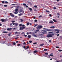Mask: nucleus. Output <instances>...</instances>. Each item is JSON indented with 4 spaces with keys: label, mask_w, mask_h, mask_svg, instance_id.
<instances>
[{
    "label": "nucleus",
    "mask_w": 62,
    "mask_h": 62,
    "mask_svg": "<svg viewBox=\"0 0 62 62\" xmlns=\"http://www.w3.org/2000/svg\"><path fill=\"white\" fill-rule=\"evenodd\" d=\"M23 5L24 6H26V4H25V3H23Z\"/></svg>",
    "instance_id": "obj_27"
},
{
    "label": "nucleus",
    "mask_w": 62,
    "mask_h": 62,
    "mask_svg": "<svg viewBox=\"0 0 62 62\" xmlns=\"http://www.w3.org/2000/svg\"><path fill=\"white\" fill-rule=\"evenodd\" d=\"M53 56V57H54V56L53 55V54H50V55H49L48 56H46V57H47V58H49L50 57V56Z\"/></svg>",
    "instance_id": "obj_7"
},
{
    "label": "nucleus",
    "mask_w": 62,
    "mask_h": 62,
    "mask_svg": "<svg viewBox=\"0 0 62 62\" xmlns=\"http://www.w3.org/2000/svg\"><path fill=\"white\" fill-rule=\"evenodd\" d=\"M23 36H24V37H27V35H23Z\"/></svg>",
    "instance_id": "obj_37"
},
{
    "label": "nucleus",
    "mask_w": 62,
    "mask_h": 62,
    "mask_svg": "<svg viewBox=\"0 0 62 62\" xmlns=\"http://www.w3.org/2000/svg\"><path fill=\"white\" fill-rule=\"evenodd\" d=\"M37 24H36L34 26V27H36V26H37Z\"/></svg>",
    "instance_id": "obj_59"
},
{
    "label": "nucleus",
    "mask_w": 62,
    "mask_h": 62,
    "mask_svg": "<svg viewBox=\"0 0 62 62\" xmlns=\"http://www.w3.org/2000/svg\"><path fill=\"white\" fill-rule=\"evenodd\" d=\"M3 33H7L8 32L7 31H3Z\"/></svg>",
    "instance_id": "obj_26"
},
{
    "label": "nucleus",
    "mask_w": 62,
    "mask_h": 62,
    "mask_svg": "<svg viewBox=\"0 0 62 62\" xmlns=\"http://www.w3.org/2000/svg\"><path fill=\"white\" fill-rule=\"evenodd\" d=\"M54 31H59L57 29H55Z\"/></svg>",
    "instance_id": "obj_38"
},
{
    "label": "nucleus",
    "mask_w": 62,
    "mask_h": 62,
    "mask_svg": "<svg viewBox=\"0 0 62 62\" xmlns=\"http://www.w3.org/2000/svg\"><path fill=\"white\" fill-rule=\"evenodd\" d=\"M29 32H27V35H29Z\"/></svg>",
    "instance_id": "obj_60"
},
{
    "label": "nucleus",
    "mask_w": 62,
    "mask_h": 62,
    "mask_svg": "<svg viewBox=\"0 0 62 62\" xmlns=\"http://www.w3.org/2000/svg\"><path fill=\"white\" fill-rule=\"evenodd\" d=\"M54 9H56V8H55V7H54Z\"/></svg>",
    "instance_id": "obj_63"
},
{
    "label": "nucleus",
    "mask_w": 62,
    "mask_h": 62,
    "mask_svg": "<svg viewBox=\"0 0 62 62\" xmlns=\"http://www.w3.org/2000/svg\"><path fill=\"white\" fill-rule=\"evenodd\" d=\"M22 10H20L19 11V12L20 13L21 12H22Z\"/></svg>",
    "instance_id": "obj_35"
},
{
    "label": "nucleus",
    "mask_w": 62,
    "mask_h": 62,
    "mask_svg": "<svg viewBox=\"0 0 62 62\" xmlns=\"http://www.w3.org/2000/svg\"><path fill=\"white\" fill-rule=\"evenodd\" d=\"M48 33H53V34H54V33L52 32H49Z\"/></svg>",
    "instance_id": "obj_42"
},
{
    "label": "nucleus",
    "mask_w": 62,
    "mask_h": 62,
    "mask_svg": "<svg viewBox=\"0 0 62 62\" xmlns=\"http://www.w3.org/2000/svg\"><path fill=\"white\" fill-rule=\"evenodd\" d=\"M17 46H20L21 47V46H22V45L20 44H18L17 45Z\"/></svg>",
    "instance_id": "obj_10"
},
{
    "label": "nucleus",
    "mask_w": 62,
    "mask_h": 62,
    "mask_svg": "<svg viewBox=\"0 0 62 62\" xmlns=\"http://www.w3.org/2000/svg\"><path fill=\"white\" fill-rule=\"evenodd\" d=\"M30 24V23H27V25L28 26Z\"/></svg>",
    "instance_id": "obj_23"
},
{
    "label": "nucleus",
    "mask_w": 62,
    "mask_h": 62,
    "mask_svg": "<svg viewBox=\"0 0 62 62\" xmlns=\"http://www.w3.org/2000/svg\"><path fill=\"white\" fill-rule=\"evenodd\" d=\"M59 38L61 39H62V36H60L59 37Z\"/></svg>",
    "instance_id": "obj_41"
},
{
    "label": "nucleus",
    "mask_w": 62,
    "mask_h": 62,
    "mask_svg": "<svg viewBox=\"0 0 62 62\" xmlns=\"http://www.w3.org/2000/svg\"><path fill=\"white\" fill-rule=\"evenodd\" d=\"M56 48H59V47L58 46H56Z\"/></svg>",
    "instance_id": "obj_53"
},
{
    "label": "nucleus",
    "mask_w": 62,
    "mask_h": 62,
    "mask_svg": "<svg viewBox=\"0 0 62 62\" xmlns=\"http://www.w3.org/2000/svg\"><path fill=\"white\" fill-rule=\"evenodd\" d=\"M3 6L4 7H7L8 6L7 5H4Z\"/></svg>",
    "instance_id": "obj_31"
},
{
    "label": "nucleus",
    "mask_w": 62,
    "mask_h": 62,
    "mask_svg": "<svg viewBox=\"0 0 62 62\" xmlns=\"http://www.w3.org/2000/svg\"><path fill=\"white\" fill-rule=\"evenodd\" d=\"M37 44V42H35L33 43V44L34 45H36Z\"/></svg>",
    "instance_id": "obj_24"
},
{
    "label": "nucleus",
    "mask_w": 62,
    "mask_h": 62,
    "mask_svg": "<svg viewBox=\"0 0 62 62\" xmlns=\"http://www.w3.org/2000/svg\"><path fill=\"white\" fill-rule=\"evenodd\" d=\"M34 53H38V51H37V50H35V51H34Z\"/></svg>",
    "instance_id": "obj_19"
},
{
    "label": "nucleus",
    "mask_w": 62,
    "mask_h": 62,
    "mask_svg": "<svg viewBox=\"0 0 62 62\" xmlns=\"http://www.w3.org/2000/svg\"><path fill=\"white\" fill-rule=\"evenodd\" d=\"M33 36H34V37H37V35H36L33 34Z\"/></svg>",
    "instance_id": "obj_29"
},
{
    "label": "nucleus",
    "mask_w": 62,
    "mask_h": 62,
    "mask_svg": "<svg viewBox=\"0 0 62 62\" xmlns=\"http://www.w3.org/2000/svg\"><path fill=\"white\" fill-rule=\"evenodd\" d=\"M32 41H29V42L30 43H31L32 42Z\"/></svg>",
    "instance_id": "obj_30"
},
{
    "label": "nucleus",
    "mask_w": 62,
    "mask_h": 62,
    "mask_svg": "<svg viewBox=\"0 0 62 62\" xmlns=\"http://www.w3.org/2000/svg\"><path fill=\"white\" fill-rule=\"evenodd\" d=\"M10 15L12 17H14L15 15H14L13 14H12V13H10Z\"/></svg>",
    "instance_id": "obj_8"
},
{
    "label": "nucleus",
    "mask_w": 62,
    "mask_h": 62,
    "mask_svg": "<svg viewBox=\"0 0 62 62\" xmlns=\"http://www.w3.org/2000/svg\"><path fill=\"white\" fill-rule=\"evenodd\" d=\"M39 30H37L36 31H37V32H39Z\"/></svg>",
    "instance_id": "obj_39"
},
{
    "label": "nucleus",
    "mask_w": 62,
    "mask_h": 62,
    "mask_svg": "<svg viewBox=\"0 0 62 62\" xmlns=\"http://www.w3.org/2000/svg\"><path fill=\"white\" fill-rule=\"evenodd\" d=\"M13 45H16V43L15 42H14L13 43Z\"/></svg>",
    "instance_id": "obj_36"
},
{
    "label": "nucleus",
    "mask_w": 62,
    "mask_h": 62,
    "mask_svg": "<svg viewBox=\"0 0 62 62\" xmlns=\"http://www.w3.org/2000/svg\"><path fill=\"white\" fill-rule=\"evenodd\" d=\"M53 21H54V22H55V23H56L57 21L55 20L54 19H53Z\"/></svg>",
    "instance_id": "obj_15"
},
{
    "label": "nucleus",
    "mask_w": 62,
    "mask_h": 62,
    "mask_svg": "<svg viewBox=\"0 0 62 62\" xmlns=\"http://www.w3.org/2000/svg\"><path fill=\"white\" fill-rule=\"evenodd\" d=\"M58 51L60 52H62V50H59Z\"/></svg>",
    "instance_id": "obj_34"
},
{
    "label": "nucleus",
    "mask_w": 62,
    "mask_h": 62,
    "mask_svg": "<svg viewBox=\"0 0 62 62\" xmlns=\"http://www.w3.org/2000/svg\"><path fill=\"white\" fill-rule=\"evenodd\" d=\"M44 45V44H42L39 45V46H42Z\"/></svg>",
    "instance_id": "obj_17"
},
{
    "label": "nucleus",
    "mask_w": 62,
    "mask_h": 62,
    "mask_svg": "<svg viewBox=\"0 0 62 62\" xmlns=\"http://www.w3.org/2000/svg\"><path fill=\"white\" fill-rule=\"evenodd\" d=\"M46 11L47 12H50V11H49L48 10H46Z\"/></svg>",
    "instance_id": "obj_48"
},
{
    "label": "nucleus",
    "mask_w": 62,
    "mask_h": 62,
    "mask_svg": "<svg viewBox=\"0 0 62 62\" xmlns=\"http://www.w3.org/2000/svg\"><path fill=\"white\" fill-rule=\"evenodd\" d=\"M59 33V31H57L56 32V33L57 34H58Z\"/></svg>",
    "instance_id": "obj_51"
},
{
    "label": "nucleus",
    "mask_w": 62,
    "mask_h": 62,
    "mask_svg": "<svg viewBox=\"0 0 62 62\" xmlns=\"http://www.w3.org/2000/svg\"><path fill=\"white\" fill-rule=\"evenodd\" d=\"M42 17V16L40 15L39 16V17Z\"/></svg>",
    "instance_id": "obj_54"
},
{
    "label": "nucleus",
    "mask_w": 62,
    "mask_h": 62,
    "mask_svg": "<svg viewBox=\"0 0 62 62\" xmlns=\"http://www.w3.org/2000/svg\"><path fill=\"white\" fill-rule=\"evenodd\" d=\"M1 21L2 22H6V21H7V20L6 19H1Z\"/></svg>",
    "instance_id": "obj_5"
},
{
    "label": "nucleus",
    "mask_w": 62,
    "mask_h": 62,
    "mask_svg": "<svg viewBox=\"0 0 62 62\" xmlns=\"http://www.w3.org/2000/svg\"><path fill=\"white\" fill-rule=\"evenodd\" d=\"M49 16H52V15H51V14L49 15Z\"/></svg>",
    "instance_id": "obj_64"
},
{
    "label": "nucleus",
    "mask_w": 62,
    "mask_h": 62,
    "mask_svg": "<svg viewBox=\"0 0 62 62\" xmlns=\"http://www.w3.org/2000/svg\"><path fill=\"white\" fill-rule=\"evenodd\" d=\"M54 23V22L53 21H50V22H49V23H52V24H53V23Z\"/></svg>",
    "instance_id": "obj_11"
},
{
    "label": "nucleus",
    "mask_w": 62,
    "mask_h": 62,
    "mask_svg": "<svg viewBox=\"0 0 62 62\" xmlns=\"http://www.w3.org/2000/svg\"><path fill=\"white\" fill-rule=\"evenodd\" d=\"M18 8H16L15 9V11L16 12H17L18 11Z\"/></svg>",
    "instance_id": "obj_18"
},
{
    "label": "nucleus",
    "mask_w": 62,
    "mask_h": 62,
    "mask_svg": "<svg viewBox=\"0 0 62 62\" xmlns=\"http://www.w3.org/2000/svg\"><path fill=\"white\" fill-rule=\"evenodd\" d=\"M45 33H47V32L46 31L44 30L42 31V34H40V35H44L45 34Z\"/></svg>",
    "instance_id": "obj_3"
},
{
    "label": "nucleus",
    "mask_w": 62,
    "mask_h": 62,
    "mask_svg": "<svg viewBox=\"0 0 62 62\" xmlns=\"http://www.w3.org/2000/svg\"><path fill=\"white\" fill-rule=\"evenodd\" d=\"M48 53H45V54L46 55H48Z\"/></svg>",
    "instance_id": "obj_28"
},
{
    "label": "nucleus",
    "mask_w": 62,
    "mask_h": 62,
    "mask_svg": "<svg viewBox=\"0 0 62 62\" xmlns=\"http://www.w3.org/2000/svg\"><path fill=\"white\" fill-rule=\"evenodd\" d=\"M29 9L30 11H32V8H29Z\"/></svg>",
    "instance_id": "obj_32"
},
{
    "label": "nucleus",
    "mask_w": 62,
    "mask_h": 62,
    "mask_svg": "<svg viewBox=\"0 0 62 62\" xmlns=\"http://www.w3.org/2000/svg\"><path fill=\"white\" fill-rule=\"evenodd\" d=\"M12 28H8L7 29V30L8 31H10V30H12Z\"/></svg>",
    "instance_id": "obj_9"
},
{
    "label": "nucleus",
    "mask_w": 62,
    "mask_h": 62,
    "mask_svg": "<svg viewBox=\"0 0 62 62\" xmlns=\"http://www.w3.org/2000/svg\"><path fill=\"white\" fill-rule=\"evenodd\" d=\"M5 1H3L2 2V3H5Z\"/></svg>",
    "instance_id": "obj_45"
},
{
    "label": "nucleus",
    "mask_w": 62,
    "mask_h": 62,
    "mask_svg": "<svg viewBox=\"0 0 62 62\" xmlns=\"http://www.w3.org/2000/svg\"><path fill=\"white\" fill-rule=\"evenodd\" d=\"M22 24H19V26H22Z\"/></svg>",
    "instance_id": "obj_44"
},
{
    "label": "nucleus",
    "mask_w": 62,
    "mask_h": 62,
    "mask_svg": "<svg viewBox=\"0 0 62 62\" xmlns=\"http://www.w3.org/2000/svg\"><path fill=\"white\" fill-rule=\"evenodd\" d=\"M25 25H22V27H24L25 26Z\"/></svg>",
    "instance_id": "obj_56"
},
{
    "label": "nucleus",
    "mask_w": 62,
    "mask_h": 62,
    "mask_svg": "<svg viewBox=\"0 0 62 62\" xmlns=\"http://www.w3.org/2000/svg\"><path fill=\"white\" fill-rule=\"evenodd\" d=\"M10 45L11 44L10 43H8L7 44V45L8 46H10Z\"/></svg>",
    "instance_id": "obj_22"
},
{
    "label": "nucleus",
    "mask_w": 62,
    "mask_h": 62,
    "mask_svg": "<svg viewBox=\"0 0 62 62\" xmlns=\"http://www.w3.org/2000/svg\"><path fill=\"white\" fill-rule=\"evenodd\" d=\"M48 41L49 42V43H51V40H49Z\"/></svg>",
    "instance_id": "obj_57"
},
{
    "label": "nucleus",
    "mask_w": 62,
    "mask_h": 62,
    "mask_svg": "<svg viewBox=\"0 0 62 62\" xmlns=\"http://www.w3.org/2000/svg\"><path fill=\"white\" fill-rule=\"evenodd\" d=\"M11 22H12V23H15V21H11Z\"/></svg>",
    "instance_id": "obj_25"
},
{
    "label": "nucleus",
    "mask_w": 62,
    "mask_h": 62,
    "mask_svg": "<svg viewBox=\"0 0 62 62\" xmlns=\"http://www.w3.org/2000/svg\"><path fill=\"white\" fill-rule=\"evenodd\" d=\"M54 34L53 33H49L48 35L46 36V37L49 38H52L54 36Z\"/></svg>",
    "instance_id": "obj_1"
},
{
    "label": "nucleus",
    "mask_w": 62,
    "mask_h": 62,
    "mask_svg": "<svg viewBox=\"0 0 62 62\" xmlns=\"http://www.w3.org/2000/svg\"><path fill=\"white\" fill-rule=\"evenodd\" d=\"M48 49H45L44 50V51H47Z\"/></svg>",
    "instance_id": "obj_13"
},
{
    "label": "nucleus",
    "mask_w": 62,
    "mask_h": 62,
    "mask_svg": "<svg viewBox=\"0 0 62 62\" xmlns=\"http://www.w3.org/2000/svg\"><path fill=\"white\" fill-rule=\"evenodd\" d=\"M19 42V41H17L16 42V43H18Z\"/></svg>",
    "instance_id": "obj_49"
},
{
    "label": "nucleus",
    "mask_w": 62,
    "mask_h": 62,
    "mask_svg": "<svg viewBox=\"0 0 62 62\" xmlns=\"http://www.w3.org/2000/svg\"><path fill=\"white\" fill-rule=\"evenodd\" d=\"M34 7L35 8H37V6H36V5H35L34 6Z\"/></svg>",
    "instance_id": "obj_58"
},
{
    "label": "nucleus",
    "mask_w": 62,
    "mask_h": 62,
    "mask_svg": "<svg viewBox=\"0 0 62 62\" xmlns=\"http://www.w3.org/2000/svg\"><path fill=\"white\" fill-rule=\"evenodd\" d=\"M50 28H55V27L53 26L52 27H50Z\"/></svg>",
    "instance_id": "obj_21"
},
{
    "label": "nucleus",
    "mask_w": 62,
    "mask_h": 62,
    "mask_svg": "<svg viewBox=\"0 0 62 62\" xmlns=\"http://www.w3.org/2000/svg\"><path fill=\"white\" fill-rule=\"evenodd\" d=\"M29 48V46H27V47H26V49H27Z\"/></svg>",
    "instance_id": "obj_40"
},
{
    "label": "nucleus",
    "mask_w": 62,
    "mask_h": 62,
    "mask_svg": "<svg viewBox=\"0 0 62 62\" xmlns=\"http://www.w3.org/2000/svg\"><path fill=\"white\" fill-rule=\"evenodd\" d=\"M28 37L29 38H30L31 37V36L30 35H29L28 36Z\"/></svg>",
    "instance_id": "obj_14"
},
{
    "label": "nucleus",
    "mask_w": 62,
    "mask_h": 62,
    "mask_svg": "<svg viewBox=\"0 0 62 62\" xmlns=\"http://www.w3.org/2000/svg\"><path fill=\"white\" fill-rule=\"evenodd\" d=\"M5 3L6 4H8V2L7 1H5Z\"/></svg>",
    "instance_id": "obj_55"
},
{
    "label": "nucleus",
    "mask_w": 62,
    "mask_h": 62,
    "mask_svg": "<svg viewBox=\"0 0 62 62\" xmlns=\"http://www.w3.org/2000/svg\"><path fill=\"white\" fill-rule=\"evenodd\" d=\"M25 28V27H20L19 30H23V29H24Z\"/></svg>",
    "instance_id": "obj_4"
},
{
    "label": "nucleus",
    "mask_w": 62,
    "mask_h": 62,
    "mask_svg": "<svg viewBox=\"0 0 62 62\" xmlns=\"http://www.w3.org/2000/svg\"><path fill=\"white\" fill-rule=\"evenodd\" d=\"M23 15V14H22V13H21V14H18V15L19 16H21V15Z\"/></svg>",
    "instance_id": "obj_16"
},
{
    "label": "nucleus",
    "mask_w": 62,
    "mask_h": 62,
    "mask_svg": "<svg viewBox=\"0 0 62 62\" xmlns=\"http://www.w3.org/2000/svg\"><path fill=\"white\" fill-rule=\"evenodd\" d=\"M12 24H13V23H11L9 25H10V26H11V25H12Z\"/></svg>",
    "instance_id": "obj_52"
},
{
    "label": "nucleus",
    "mask_w": 62,
    "mask_h": 62,
    "mask_svg": "<svg viewBox=\"0 0 62 62\" xmlns=\"http://www.w3.org/2000/svg\"><path fill=\"white\" fill-rule=\"evenodd\" d=\"M21 34H22V36H23V35H25V34L23 32Z\"/></svg>",
    "instance_id": "obj_12"
},
{
    "label": "nucleus",
    "mask_w": 62,
    "mask_h": 62,
    "mask_svg": "<svg viewBox=\"0 0 62 62\" xmlns=\"http://www.w3.org/2000/svg\"><path fill=\"white\" fill-rule=\"evenodd\" d=\"M43 29H45V30H46L47 31H48V32H53V31H54V30L51 29H47L45 28H44Z\"/></svg>",
    "instance_id": "obj_2"
},
{
    "label": "nucleus",
    "mask_w": 62,
    "mask_h": 62,
    "mask_svg": "<svg viewBox=\"0 0 62 62\" xmlns=\"http://www.w3.org/2000/svg\"><path fill=\"white\" fill-rule=\"evenodd\" d=\"M57 16H60V14L59 13H57Z\"/></svg>",
    "instance_id": "obj_43"
},
{
    "label": "nucleus",
    "mask_w": 62,
    "mask_h": 62,
    "mask_svg": "<svg viewBox=\"0 0 62 62\" xmlns=\"http://www.w3.org/2000/svg\"><path fill=\"white\" fill-rule=\"evenodd\" d=\"M16 24V23H12V24L13 25H15H15Z\"/></svg>",
    "instance_id": "obj_50"
},
{
    "label": "nucleus",
    "mask_w": 62,
    "mask_h": 62,
    "mask_svg": "<svg viewBox=\"0 0 62 62\" xmlns=\"http://www.w3.org/2000/svg\"><path fill=\"white\" fill-rule=\"evenodd\" d=\"M34 22H38V20H35Z\"/></svg>",
    "instance_id": "obj_33"
},
{
    "label": "nucleus",
    "mask_w": 62,
    "mask_h": 62,
    "mask_svg": "<svg viewBox=\"0 0 62 62\" xmlns=\"http://www.w3.org/2000/svg\"><path fill=\"white\" fill-rule=\"evenodd\" d=\"M36 27L37 29H38V28H39V29H40V28H42V26L41 25L38 26L37 27Z\"/></svg>",
    "instance_id": "obj_6"
},
{
    "label": "nucleus",
    "mask_w": 62,
    "mask_h": 62,
    "mask_svg": "<svg viewBox=\"0 0 62 62\" xmlns=\"http://www.w3.org/2000/svg\"><path fill=\"white\" fill-rule=\"evenodd\" d=\"M19 25V24L18 23H16L15 26H18V25Z\"/></svg>",
    "instance_id": "obj_20"
},
{
    "label": "nucleus",
    "mask_w": 62,
    "mask_h": 62,
    "mask_svg": "<svg viewBox=\"0 0 62 62\" xmlns=\"http://www.w3.org/2000/svg\"><path fill=\"white\" fill-rule=\"evenodd\" d=\"M14 13H15V14H17L18 13V12H14Z\"/></svg>",
    "instance_id": "obj_46"
},
{
    "label": "nucleus",
    "mask_w": 62,
    "mask_h": 62,
    "mask_svg": "<svg viewBox=\"0 0 62 62\" xmlns=\"http://www.w3.org/2000/svg\"><path fill=\"white\" fill-rule=\"evenodd\" d=\"M23 48H24V49H26V47H25V46H23Z\"/></svg>",
    "instance_id": "obj_47"
},
{
    "label": "nucleus",
    "mask_w": 62,
    "mask_h": 62,
    "mask_svg": "<svg viewBox=\"0 0 62 62\" xmlns=\"http://www.w3.org/2000/svg\"><path fill=\"white\" fill-rule=\"evenodd\" d=\"M16 5V4H12L11 5L14 6V5Z\"/></svg>",
    "instance_id": "obj_62"
},
{
    "label": "nucleus",
    "mask_w": 62,
    "mask_h": 62,
    "mask_svg": "<svg viewBox=\"0 0 62 62\" xmlns=\"http://www.w3.org/2000/svg\"><path fill=\"white\" fill-rule=\"evenodd\" d=\"M17 33H18V32H17V31L15 32V34H17Z\"/></svg>",
    "instance_id": "obj_61"
}]
</instances>
